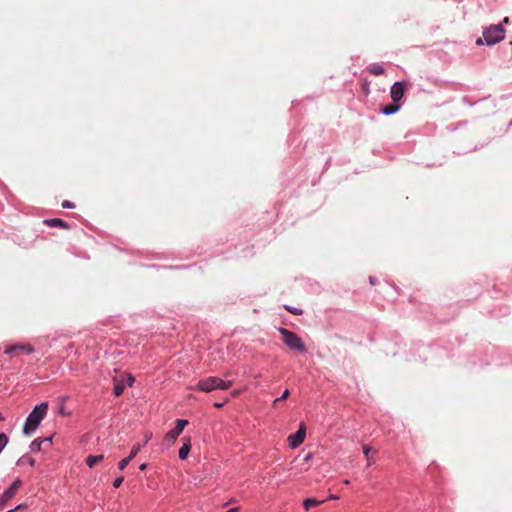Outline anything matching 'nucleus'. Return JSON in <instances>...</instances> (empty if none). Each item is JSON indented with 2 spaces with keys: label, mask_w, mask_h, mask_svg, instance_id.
<instances>
[{
  "label": "nucleus",
  "mask_w": 512,
  "mask_h": 512,
  "mask_svg": "<svg viewBox=\"0 0 512 512\" xmlns=\"http://www.w3.org/2000/svg\"><path fill=\"white\" fill-rule=\"evenodd\" d=\"M478 295H480V287L476 286L475 297H477Z\"/></svg>",
  "instance_id": "46"
},
{
  "label": "nucleus",
  "mask_w": 512,
  "mask_h": 512,
  "mask_svg": "<svg viewBox=\"0 0 512 512\" xmlns=\"http://www.w3.org/2000/svg\"><path fill=\"white\" fill-rule=\"evenodd\" d=\"M42 441L40 437L35 438L29 445V452L30 453H38L42 450Z\"/></svg>",
  "instance_id": "24"
},
{
  "label": "nucleus",
  "mask_w": 512,
  "mask_h": 512,
  "mask_svg": "<svg viewBox=\"0 0 512 512\" xmlns=\"http://www.w3.org/2000/svg\"><path fill=\"white\" fill-rule=\"evenodd\" d=\"M409 83L406 80H399L392 84L390 88V97L392 101L396 103H402V106L405 102V92L408 89Z\"/></svg>",
  "instance_id": "9"
},
{
  "label": "nucleus",
  "mask_w": 512,
  "mask_h": 512,
  "mask_svg": "<svg viewBox=\"0 0 512 512\" xmlns=\"http://www.w3.org/2000/svg\"><path fill=\"white\" fill-rule=\"evenodd\" d=\"M427 80L430 81L431 83H433L436 86H442L444 84L446 85V84L449 83L448 81L441 80V79L433 77V76H428Z\"/></svg>",
  "instance_id": "30"
},
{
  "label": "nucleus",
  "mask_w": 512,
  "mask_h": 512,
  "mask_svg": "<svg viewBox=\"0 0 512 512\" xmlns=\"http://www.w3.org/2000/svg\"><path fill=\"white\" fill-rule=\"evenodd\" d=\"M277 330L281 335V340L290 350L300 354H306L308 352L304 341L297 333L285 327H278Z\"/></svg>",
  "instance_id": "6"
},
{
  "label": "nucleus",
  "mask_w": 512,
  "mask_h": 512,
  "mask_svg": "<svg viewBox=\"0 0 512 512\" xmlns=\"http://www.w3.org/2000/svg\"><path fill=\"white\" fill-rule=\"evenodd\" d=\"M360 88L363 95L367 97L370 93V82L368 79L365 78L360 82Z\"/></svg>",
  "instance_id": "28"
},
{
  "label": "nucleus",
  "mask_w": 512,
  "mask_h": 512,
  "mask_svg": "<svg viewBox=\"0 0 512 512\" xmlns=\"http://www.w3.org/2000/svg\"><path fill=\"white\" fill-rule=\"evenodd\" d=\"M5 419L4 415L0 412V422Z\"/></svg>",
  "instance_id": "51"
},
{
  "label": "nucleus",
  "mask_w": 512,
  "mask_h": 512,
  "mask_svg": "<svg viewBox=\"0 0 512 512\" xmlns=\"http://www.w3.org/2000/svg\"><path fill=\"white\" fill-rule=\"evenodd\" d=\"M402 108V103H396L394 101L383 104L379 108V113L385 116H391L399 112Z\"/></svg>",
  "instance_id": "14"
},
{
  "label": "nucleus",
  "mask_w": 512,
  "mask_h": 512,
  "mask_svg": "<svg viewBox=\"0 0 512 512\" xmlns=\"http://www.w3.org/2000/svg\"><path fill=\"white\" fill-rule=\"evenodd\" d=\"M440 348L434 344L419 345L415 350L411 349L409 354L405 353L407 361L425 362L430 354H438Z\"/></svg>",
  "instance_id": "7"
},
{
  "label": "nucleus",
  "mask_w": 512,
  "mask_h": 512,
  "mask_svg": "<svg viewBox=\"0 0 512 512\" xmlns=\"http://www.w3.org/2000/svg\"><path fill=\"white\" fill-rule=\"evenodd\" d=\"M367 70L370 74L375 75V76L383 75L386 71L385 67L382 64H378V63L370 64L367 67Z\"/></svg>",
  "instance_id": "21"
},
{
  "label": "nucleus",
  "mask_w": 512,
  "mask_h": 512,
  "mask_svg": "<svg viewBox=\"0 0 512 512\" xmlns=\"http://www.w3.org/2000/svg\"><path fill=\"white\" fill-rule=\"evenodd\" d=\"M368 281L373 286L376 285V283L378 282V280L375 276H369Z\"/></svg>",
  "instance_id": "38"
},
{
  "label": "nucleus",
  "mask_w": 512,
  "mask_h": 512,
  "mask_svg": "<svg viewBox=\"0 0 512 512\" xmlns=\"http://www.w3.org/2000/svg\"><path fill=\"white\" fill-rule=\"evenodd\" d=\"M488 313L493 318H501L510 313V308L506 305L497 304L493 305L492 308L488 311Z\"/></svg>",
  "instance_id": "16"
},
{
  "label": "nucleus",
  "mask_w": 512,
  "mask_h": 512,
  "mask_svg": "<svg viewBox=\"0 0 512 512\" xmlns=\"http://www.w3.org/2000/svg\"><path fill=\"white\" fill-rule=\"evenodd\" d=\"M468 363L471 368H482L492 363L503 367L512 365V356L505 348L493 344L480 345L468 355Z\"/></svg>",
  "instance_id": "1"
},
{
  "label": "nucleus",
  "mask_w": 512,
  "mask_h": 512,
  "mask_svg": "<svg viewBox=\"0 0 512 512\" xmlns=\"http://www.w3.org/2000/svg\"><path fill=\"white\" fill-rule=\"evenodd\" d=\"M6 189H7V188H6V185H5L3 182H1V181H0V190H2L3 192H5V190H6Z\"/></svg>",
  "instance_id": "45"
},
{
  "label": "nucleus",
  "mask_w": 512,
  "mask_h": 512,
  "mask_svg": "<svg viewBox=\"0 0 512 512\" xmlns=\"http://www.w3.org/2000/svg\"><path fill=\"white\" fill-rule=\"evenodd\" d=\"M59 414L62 416H70L71 411H68L63 404H61L58 408Z\"/></svg>",
  "instance_id": "35"
},
{
  "label": "nucleus",
  "mask_w": 512,
  "mask_h": 512,
  "mask_svg": "<svg viewBox=\"0 0 512 512\" xmlns=\"http://www.w3.org/2000/svg\"><path fill=\"white\" fill-rule=\"evenodd\" d=\"M140 449H141L140 443L134 444L129 452V455L118 462V464H117L118 469L124 470L129 465V463L136 457V455L138 454Z\"/></svg>",
  "instance_id": "13"
},
{
  "label": "nucleus",
  "mask_w": 512,
  "mask_h": 512,
  "mask_svg": "<svg viewBox=\"0 0 512 512\" xmlns=\"http://www.w3.org/2000/svg\"><path fill=\"white\" fill-rule=\"evenodd\" d=\"M16 351H22L26 354H32V353H34L35 348L31 344L16 343V344L8 345L4 349V353L7 355H12Z\"/></svg>",
  "instance_id": "12"
},
{
  "label": "nucleus",
  "mask_w": 512,
  "mask_h": 512,
  "mask_svg": "<svg viewBox=\"0 0 512 512\" xmlns=\"http://www.w3.org/2000/svg\"><path fill=\"white\" fill-rule=\"evenodd\" d=\"M477 150H478V147H477V146H475V147H474L473 149H471L470 151H471V152H475V151H477Z\"/></svg>",
  "instance_id": "52"
},
{
  "label": "nucleus",
  "mask_w": 512,
  "mask_h": 512,
  "mask_svg": "<svg viewBox=\"0 0 512 512\" xmlns=\"http://www.w3.org/2000/svg\"><path fill=\"white\" fill-rule=\"evenodd\" d=\"M151 436L146 437V440L144 441V444H146L150 440Z\"/></svg>",
  "instance_id": "53"
},
{
  "label": "nucleus",
  "mask_w": 512,
  "mask_h": 512,
  "mask_svg": "<svg viewBox=\"0 0 512 512\" xmlns=\"http://www.w3.org/2000/svg\"><path fill=\"white\" fill-rule=\"evenodd\" d=\"M465 341H466V336L455 335L454 342H451L452 347L447 351V357L454 356V353H452V351L454 350L455 344H457L458 346H461V344L464 343Z\"/></svg>",
  "instance_id": "23"
},
{
  "label": "nucleus",
  "mask_w": 512,
  "mask_h": 512,
  "mask_svg": "<svg viewBox=\"0 0 512 512\" xmlns=\"http://www.w3.org/2000/svg\"><path fill=\"white\" fill-rule=\"evenodd\" d=\"M68 251L76 257L83 258L86 260L90 259V255L86 251H80L76 246H71Z\"/></svg>",
  "instance_id": "25"
},
{
  "label": "nucleus",
  "mask_w": 512,
  "mask_h": 512,
  "mask_svg": "<svg viewBox=\"0 0 512 512\" xmlns=\"http://www.w3.org/2000/svg\"><path fill=\"white\" fill-rule=\"evenodd\" d=\"M43 224L48 226V227H55V228H60V229H65V230H70L71 229V224L68 223L67 221L61 219V218H45L43 220Z\"/></svg>",
  "instance_id": "15"
},
{
  "label": "nucleus",
  "mask_w": 512,
  "mask_h": 512,
  "mask_svg": "<svg viewBox=\"0 0 512 512\" xmlns=\"http://www.w3.org/2000/svg\"><path fill=\"white\" fill-rule=\"evenodd\" d=\"M188 266H185V265H182V266H177V268H187Z\"/></svg>",
  "instance_id": "54"
},
{
  "label": "nucleus",
  "mask_w": 512,
  "mask_h": 512,
  "mask_svg": "<svg viewBox=\"0 0 512 512\" xmlns=\"http://www.w3.org/2000/svg\"><path fill=\"white\" fill-rule=\"evenodd\" d=\"M188 424L189 421L185 418L176 419L174 426L164 436L163 446L165 448L172 446Z\"/></svg>",
  "instance_id": "8"
},
{
  "label": "nucleus",
  "mask_w": 512,
  "mask_h": 512,
  "mask_svg": "<svg viewBox=\"0 0 512 512\" xmlns=\"http://www.w3.org/2000/svg\"><path fill=\"white\" fill-rule=\"evenodd\" d=\"M512 127V119L507 123V128H511Z\"/></svg>",
  "instance_id": "49"
},
{
  "label": "nucleus",
  "mask_w": 512,
  "mask_h": 512,
  "mask_svg": "<svg viewBox=\"0 0 512 512\" xmlns=\"http://www.w3.org/2000/svg\"><path fill=\"white\" fill-rule=\"evenodd\" d=\"M466 124H467V121H460V122L458 123V125H459V126H463V125H466Z\"/></svg>",
  "instance_id": "47"
},
{
  "label": "nucleus",
  "mask_w": 512,
  "mask_h": 512,
  "mask_svg": "<svg viewBox=\"0 0 512 512\" xmlns=\"http://www.w3.org/2000/svg\"><path fill=\"white\" fill-rule=\"evenodd\" d=\"M225 402H214V407L215 408H222L224 406Z\"/></svg>",
  "instance_id": "42"
},
{
  "label": "nucleus",
  "mask_w": 512,
  "mask_h": 512,
  "mask_svg": "<svg viewBox=\"0 0 512 512\" xmlns=\"http://www.w3.org/2000/svg\"><path fill=\"white\" fill-rule=\"evenodd\" d=\"M283 308L287 312H289V313H291L292 315H295V316H301L304 313V310L302 308L291 306V305H288V304L283 305Z\"/></svg>",
  "instance_id": "26"
},
{
  "label": "nucleus",
  "mask_w": 512,
  "mask_h": 512,
  "mask_svg": "<svg viewBox=\"0 0 512 512\" xmlns=\"http://www.w3.org/2000/svg\"><path fill=\"white\" fill-rule=\"evenodd\" d=\"M385 353L387 355L391 354L393 357L397 356L400 354L399 350H392V351H389L388 349H385Z\"/></svg>",
  "instance_id": "37"
},
{
  "label": "nucleus",
  "mask_w": 512,
  "mask_h": 512,
  "mask_svg": "<svg viewBox=\"0 0 512 512\" xmlns=\"http://www.w3.org/2000/svg\"><path fill=\"white\" fill-rule=\"evenodd\" d=\"M279 402H280V401H277V398H276V399H274V401H273V405H274V406H276L277 404H279Z\"/></svg>",
  "instance_id": "50"
},
{
  "label": "nucleus",
  "mask_w": 512,
  "mask_h": 512,
  "mask_svg": "<svg viewBox=\"0 0 512 512\" xmlns=\"http://www.w3.org/2000/svg\"><path fill=\"white\" fill-rule=\"evenodd\" d=\"M148 467V463L144 462L139 465V470L145 471Z\"/></svg>",
  "instance_id": "41"
},
{
  "label": "nucleus",
  "mask_w": 512,
  "mask_h": 512,
  "mask_svg": "<svg viewBox=\"0 0 512 512\" xmlns=\"http://www.w3.org/2000/svg\"><path fill=\"white\" fill-rule=\"evenodd\" d=\"M122 379H124L126 386L129 387H132L135 382V377L131 373L126 374V376L122 377Z\"/></svg>",
  "instance_id": "31"
},
{
  "label": "nucleus",
  "mask_w": 512,
  "mask_h": 512,
  "mask_svg": "<svg viewBox=\"0 0 512 512\" xmlns=\"http://www.w3.org/2000/svg\"><path fill=\"white\" fill-rule=\"evenodd\" d=\"M306 437V425L304 422H300L298 429L288 436V445L291 449L299 447L305 440Z\"/></svg>",
  "instance_id": "11"
},
{
  "label": "nucleus",
  "mask_w": 512,
  "mask_h": 512,
  "mask_svg": "<svg viewBox=\"0 0 512 512\" xmlns=\"http://www.w3.org/2000/svg\"><path fill=\"white\" fill-rule=\"evenodd\" d=\"M409 302L418 305L417 309L419 311V316L427 321H436L440 323H445L450 321V319L454 318L459 313V302L450 304L447 309L449 310L450 316H446L441 312L434 313L433 308L430 304L418 302L415 297H410Z\"/></svg>",
  "instance_id": "2"
},
{
  "label": "nucleus",
  "mask_w": 512,
  "mask_h": 512,
  "mask_svg": "<svg viewBox=\"0 0 512 512\" xmlns=\"http://www.w3.org/2000/svg\"><path fill=\"white\" fill-rule=\"evenodd\" d=\"M507 22L508 20L504 19L502 22L485 27L483 29L482 36L476 39L475 44L477 46L491 47L503 41L506 34L504 23Z\"/></svg>",
  "instance_id": "3"
},
{
  "label": "nucleus",
  "mask_w": 512,
  "mask_h": 512,
  "mask_svg": "<svg viewBox=\"0 0 512 512\" xmlns=\"http://www.w3.org/2000/svg\"><path fill=\"white\" fill-rule=\"evenodd\" d=\"M48 412V402H40L36 404L29 412L22 427L24 436H31L40 426Z\"/></svg>",
  "instance_id": "4"
},
{
  "label": "nucleus",
  "mask_w": 512,
  "mask_h": 512,
  "mask_svg": "<svg viewBox=\"0 0 512 512\" xmlns=\"http://www.w3.org/2000/svg\"><path fill=\"white\" fill-rule=\"evenodd\" d=\"M22 484L23 481L19 477L12 481V483L0 495V508L6 506V504L15 496Z\"/></svg>",
  "instance_id": "10"
},
{
  "label": "nucleus",
  "mask_w": 512,
  "mask_h": 512,
  "mask_svg": "<svg viewBox=\"0 0 512 512\" xmlns=\"http://www.w3.org/2000/svg\"><path fill=\"white\" fill-rule=\"evenodd\" d=\"M232 385V380H224L217 376H209L200 379L194 386H191L190 389L210 393L214 390H227L232 387Z\"/></svg>",
  "instance_id": "5"
},
{
  "label": "nucleus",
  "mask_w": 512,
  "mask_h": 512,
  "mask_svg": "<svg viewBox=\"0 0 512 512\" xmlns=\"http://www.w3.org/2000/svg\"><path fill=\"white\" fill-rule=\"evenodd\" d=\"M369 452H370V448H369L368 446H364V447H363V453H364L366 456H368Z\"/></svg>",
  "instance_id": "44"
},
{
  "label": "nucleus",
  "mask_w": 512,
  "mask_h": 512,
  "mask_svg": "<svg viewBox=\"0 0 512 512\" xmlns=\"http://www.w3.org/2000/svg\"><path fill=\"white\" fill-rule=\"evenodd\" d=\"M53 438H54V434H51L47 437H40L42 444L45 445L44 450H46L47 448H50L52 446Z\"/></svg>",
  "instance_id": "29"
},
{
  "label": "nucleus",
  "mask_w": 512,
  "mask_h": 512,
  "mask_svg": "<svg viewBox=\"0 0 512 512\" xmlns=\"http://www.w3.org/2000/svg\"><path fill=\"white\" fill-rule=\"evenodd\" d=\"M290 396V390L288 388L284 389L281 396L277 397V401H283Z\"/></svg>",
  "instance_id": "34"
},
{
  "label": "nucleus",
  "mask_w": 512,
  "mask_h": 512,
  "mask_svg": "<svg viewBox=\"0 0 512 512\" xmlns=\"http://www.w3.org/2000/svg\"><path fill=\"white\" fill-rule=\"evenodd\" d=\"M103 460H104L103 454H98V455L90 454L85 458V464L88 467L93 468L97 463H100Z\"/></svg>",
  "instance_id": "20"
},
{
  "label": "nucleus",
  "mask_w": 512,
  "mask_h": 512,
  "mask_svg": "<svg viewBox=\"0 0 512 512\" xmlns=\"http://www.w3.org/2000/svg\"><path fill=\"white\" fill-rule=\"evenodd\" d=\"M61 207L63 209H73V208H75V203L72 201H69V200H64L61 203Z\"/></svg>",
  "instance_id": "33"
},
{
  "label": "nucleus",
  "mask_w": 512,
  "mask_h": 512,
  "mask_svg": "<svg viewBox=\"0 0 512 512\" xmlns=\"http://www.w3.org/2000/svg\"><path fill=\"white\" fill-rule=\"evenodd\" d=\"M9 443V435L6 432H0V454Z\"/></svg>",
  "instance_id": "27"
},
{
  "label": "nucleus",
  "mask_w": 512,
  "mask_h": 512,
  "mask_svg": "<svg viewBox=\"0 0 512 512\" xmlns=\"http://www.w3.org/2000/svg\"><path fill=\"white\" fill-rule=\"evenodd\" d=\"M462 102L470 107L474 106L477 102H471L468 96L462 97Z\"/></svg>",
  "instance_id": "36"
},
{
  "label": "nucleus",
  "mask_w": 512,
  "mask_h": 512,
  "mask_svg": "<svg viewBox=\"0 0 512 512\" xmlns=\"http://www.w3.org/2000/svg\"><path fill=\"white\" fill-rule=\"evenodd\" d=\"M124 482V476L120 475L116 477L112 483L114 488H119Z\"/></svg>",
  "instance_id": "32"
},
{
  "label": "nucleus",
  "mask_w": 512,
  "mask_h": 512,
  "mask_svg": "<svg viewBox=\"0 0 512 512\" xmlns=\"http://www.w3.org/2000/svg\"><path fill=\"white\" fill-rule=\"evenodd\" d=\"M27 507H28V505L26 503H21V504H18L15 508L18 511V510L25 509Z\"/></svg>",
  "instance_id": "40"
},
{
  "label": "nucleus",
  "mask_w": 512,
  "mask_h": 512,
  "mask_svg": "<svg viewBox=\"0 0 512 512\" xmlns=\"http://www.w3.org/2000/svg\"><path fill=\"white\" fill-rule=\"evenodd\" d=\"M182 446L178 450V457L180 460H186L189 456V453L192 449L191 438L184 437Z\"/></svg>",
  "instance_id": "17"
},
{
  "label": "nucleus",
  "mask_w": 512,
  "mask_h": 512,
  "mask_svg": "<svg viewBox=\"0 0 512 512\" xmlns=\"http://www.w3.org/2000/svg\"><path fill=\"white\" fill-rule=\"evenodd\" d=\"M321 503H322V501L315 497H308L303 500L302 506L305 510L308 511L309 509L316 507V506L320 505Z\"/></svg>",
  "instance_id": "22"
},
{
  "label": "nucleus",
  "mask_w": 512,
  "mask_h": 512,
  "mask_svg": "<svg viewBox=\"0 0 512 512\" xmlns=\"http://www.w3.org/2000/svg\"><path fill=\"white\" fill-rule=\"evenodd\" d=\"M6 512H17L16 508H11V509H8Z\"/></svg>",
  "instance_id": "48"
},
{
  "label": "nucleus",
  "mask_w": 512,
  "mask_h": 512,
  "mask_svg": "<svg viewBox=\"0 0 512 512\" xmlns=\"http://www.w3.org/2000/svg\"><path fill=\"white\" fill-rule=\"evenodd\" d=\"M225 512H240V509L238 507H232V508H229L227 511Z\"/></svg>",
  "instance_id": "43"
},
{
  "label": "nucleus",
  "mask_w": 512,
  "mask_h": 512,
  "mask_svg": "<svg viewBox=\"0 0 512 512\" xmlns=\"http://www.w3.org/2000/svg\"><path fill=\"white\" fill-rule=\"evenodd\" d=\"M25 464H28L30 467H34L36 465V461L29 454L26 453L19 457L18 460L16 461L17 467H21Z\"/></svg>",
  "instance_id": "19"
},
{
  "label": "nucleus",
  "mask_w": 512,
  "mask_h": 512,
  "mask_svg": "<svg viewBox=\"0 0 512 512\" xmlns=\"http://www.w3.org/2000/svg\"><path fill=\"white\" fill-rule=\"evenodd\" d=\"M312 458H313V454H312L311 452H308V453L304 456V461H305V462H308V461H310Z\"/></svg>",
  "instance_id": "39"
},
{
  "label": "nucleus",
  "mask_w": 512,
  "mask_h": 512,
  "mask_svg": "<svg viewBox=\"0 0 512 512\" xmlns=\"http://www.w3.org/2000/svg\"><path fill=\"white\" fill-rule=\"evenodd\" d=\"M113 382H114V385H113L112 394L115 397H119L124 393V390L127 387L126 383L124 382V379L116 378V377L113 378Z\"/></svg>",
  "instance_id": "18"
}]
</instances>
